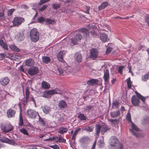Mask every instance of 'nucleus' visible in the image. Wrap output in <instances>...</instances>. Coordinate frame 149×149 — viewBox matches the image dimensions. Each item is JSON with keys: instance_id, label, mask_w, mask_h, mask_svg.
Returning a JSON list of instances; mask_svg holds the SVG:
<instances>
[{"instance_id": "f257e3e1", "label": "nucleus", "mask_w": 149, "mask_h": 149, "mask_svg": "<svg viewBox=\"0 0 149 149\" xmlns=\"http://www.w3.org/2000/svg\"><path fill=\"white\" fill-rule=\"evenodd\" d=\"M89 33L88 30L86 28H83L81 29L79 32L77 33L74 36V38L71 40L73 44H76L78 41L81 40L82 38L81 34H83L85 37L88 36Z\"/></svg>"}, {"instance_id": "f03ea898", "label": "nucleus", "mask_w": 149, "mask_h": 149, "mask_svg": "<svg viewBox=\"0 0 149 149\" xmlns=\"http://www.w3.org/2000/svg\"><path fill=\"white\" fill-rule=\"evenodd\" d=\"M127 120L130 122H131V125L129 127V130L131 132L132 134L135 136L137 138H140L141 136V135L138 133H136L134 132V131H138L139 130V129L136 127V126L132 122L131 119V116L130 113H128L126 116Z\"/></svg>"}, {"instance_id": "7ed1b4c3", "label": "nucleus", "mask_w": 149, "mask_h": 149, "mask_svg": "<svg viewBox=\"0 0 149 149\" xmlns=\"http://www.w3.org/2000/svg\"><path fill=\"white\" fill-rule=\"evenodd\" d=\"M110 141V145L113 149H123L122 144L120 143L118 139L115 137H112Z\"/></svg>"}, {"instance_id": "20e7f679", "label": "nucleus", "mask_w": 149, "mask_h": 149, "mask_svg": "<svg viewBox=\"0 0 149 149\" xmlns=\"http://www.w3.org/2000/svg\"><path fill=\"white\" fill-rule=\"evenodd\" d=\"M30 36L31 40L34 42H37L39 39V33L36 28L32 29L30 33Z\"/></svg>"}, {"instance_id": "39448f33", "label": "nucleus", "mask_w": 149, "mask_h": 149, "mask_svg": "<svg viewBox=\"0 0 149 149\" xmlns=\"http://www.w3.org/2000/svg\"><path fill=\"white\" fill-rule=\"evenodd\" d=\"M25 21L24 18L21 17H17L14 18L13 21V26H18Z\"/></svg>"}, {"instance_id": "423d86ee", "label": "nucleus", "mask_w": 149, "mask_h": 149, "mask_svg": "<svg viewBox=\"0 0 149 149\" xmlns=\"http://www.w3.org/2000/svg\"><path fill=\"white\" fill-rule=\"evenodd\" d=\"M27 115L28 117L32 119H35L37 116H39L38 112L31 109H28L27 111Z\"/></svg>"}, {"instance_id": "0eeeda50", "label": "nucleus", "mask_w": 149, "mask_h": 149, "mask_svg": "<svg viewBox=\"0 0 149 149\" xmlns=\"http://www.w3.org/2000/svg\"><path fill=\"white\" fill-rule=\"evenodd\" d=\"M0 141L3 143H7L12 145H17V144L15 143L13 140H10L4 137H0Z\"/></svg>"}, {"instance_id": "6e6552de", "label": "nucleus", "mask_w": 149, "mask_h": 149, "mask_svg": "<svg viewBox=\"0 0 149 149\" xmlns=\"http://www.w3.org/2000/svg\"><path fill=\"white\" fill-rule=\"evenodd\" d=\"M98 52L96 49L92 48L90 51V57L93 59H95L97 57Z\"/></svg>"}, {"instance_id": "1a4fd4ad", "label": "nucleus", "mask_w": 149, "mask_h": 149, "mask_svg": "<svg viewBox=\"0 0 149 149\" xmlns=\"http://www.w3.org/2000/svg\"><path fill=\"white\" fill-rule=\"evenodd\" d=\"M38 68L36 66L29 68L28 70V73L31 76L36 74L38 73Z\"/></svg>"}, {"instance_id": "9d476101", "label": "nucleus", "mask_w": 149, "mask_h": 149, "mask_svg": "<svg viewBox=\"0 0 149 149\" xmlns=\"http://www.w3.org/2000/svg\"><path fill=\"white\" fill-rule=\"evenodd\" d=\"M51 90L45 91L43 93H40L41 96L42 97L47 98L50 97L53 95Z\"/></svg>"}, {"instance_id": "9b49d317", "label": "nucleus", "mask_w": 149, "mask_h": 149, "mask_svg": "<svg viewBox=\"0 0 149 149\" xmlns=\"http://www.w3.org/2000/svg\"><path fill=\"white\" fill-rule=\"evenodd\" d=\"M131 102L132 104L135 106H137L140 102V100L138 97L135 95H133L131 99Z\"/></svg>"}, {"instance_id": "f8f14e48", "label": "nucleus", "mask_w": 149, "mask_h": 149, "mask_svg": "<svg viewBox=\"0 0 149 149\" xmlns=\"http://www.w3.org/2000/svg\"><path fill=\"white\" fill-rule=\"evenodd\" d=\"M104 75L103 78L105 82L108 83L109 82V71L107 69L104 70Z\"/></svg>"}, {"instance_id": "ddd939ff", "label": "nucleus", "mask_w": 149, "mask_h": 149, "mask_svg": "<svg viewBox=\"0 0 149 149\" xmlns=\"http://www.w3.org/2000/svg\"><path fill=\"white\" fill-rule=\"evenodd\" d=\"M10 81V80L8 77H6L2 78L0 79V84L3 86H5L7 85Z\"/></svg>"}, {"instance_id": "4468645a", "label": "nucleus", "mask_w": 149, "mask_h": 149, "mask_svg": "<svg viewBox=\"0 0 149 149\" xmlns=\"http://www.w3.org/2000/svg\"><path fill=\"white\" fill-rule=\"evenodd\" d=\"M7 113L8 117L9 118H11L14 117L16 111L13 109H10L8 110Z\"/></svg>"}, {"instance_id": "2eb2a0df", "label": "nucleus", "mask_w": 149, "mask_h": 149, "mask_svg": "<svg viewBox=\"0 0 149 149\" xmlns=\"http://www.w3.org/2000/svg\"><path fill=\"white\" fill-rule=\"evenodd\" d=\"M58 106L60 109H65L67 106L66 102L63 100L59 101L58 103Z\"/></svg>"}, {"instance_id": "dca6fc26", "label": "nucleus", "mask_w": 149, "mask_h": 149, "mask_svg": "<svg viewBox=\"0 0 149 149\" xmlns=\"http://www.w3.org/2000/svg\"><path fill=\"white\" fill-rule=\"evenodd\" d=\"M66 52L65 51H61L57 54V58L59 61L62 62L63 61V55Z\"/></svg>"}, {"instance_id": "f3484780", "label": "nucleus", "mask_w": 149, "mask_h": 149, "mask_svg": "<svg viewBox=\"0 0 149 149\" xmlns=\"http://www.w3.org/2000/svg\"><path fill=\"white\" fill-rule=\"evenodd\" d=\"M99 80L96 79H90L87 82V84L89 85L93 86L95 84H98Z\"/></svg>"}, {"instance_id": "a211bd4d", "label": "nucleus", "mask_w": 149, "mask_h": 149, "mask_svg": "<svg viewBox=\"0 0 149 149\" xmlns=\"http://www.w3.org/2000/svg\"><path fill=\"white\" fill-rule=\"evenodd\" d=\"M25 94L26 95L25 99L23 100V104L24 105L27 103V101H28V99L29 97L30 92L28 88L26 89Z\"/></svg>"}, {"instance_id": "6ab92c4d", "label": "nucleus", "mask_w": 149, "mask_h": 149, "mask_svg": "<svg viewBox=\"0 0 149 149\" xmlns=\"http://www.w3.org/2000/svg\"><path fill=\"white\" fill-rule=\"evenodd\" d=\"M101 133L102 134H104V133L107 130L110 129V128L107 125L103 124L101 125Z\"/></svg>"}, {"instance_id": "aec40b11", "label": "nucleus", "mask_w": 149, "mask_h": 149, "mask_svg": "<svg viewBox=\"0 0 149 149\" xmlns=\"http://www.w3.org/2000/svg\"><path fill=\"white\" fill-rule=\"evenodd\" d=\"M41 86L43 89H47L50 88V85L48 83L43 81L41 83Z\"/></svg>"}, {"instance_id": "412c9836", "label": "nucleus", "mask_w": 149, "mask_h": 149, "mask_svg": "<svg viewBox=\"0 0 149 149\" xmlns=\"http://www.w3.org/2000/svg\"><path fill=\"white\" fill-rule=\"evenodd\" d=\"M42 111L44 113L46 114L49 113L51 109L50 107L46 105H45L43 107H42Z\"/></svg>"}, {"instance_id": "4be33fe9", "label": "nucleus", "mask_w": 149, "mask_h": 149, "mask_svg": "<svg viewBox=\"0 0 149 149\" xmlns=\"http://www.w3.org/2000/svg\"><path fill=\"white\" fill-rule=\"evenodd\" d=\"M7 126L4 127L2 128V130L4 132H8L11 131L12 129V126L10 125H7Z\"/></svg>"}, {"instance_id": "5701e85b", "label": "nucleus", "mask_w": 149, "mask_h": 149, "mask_svg": "<svg viewBox=\"0 0 149 149\" xmlns=\"http://www.w3.org/2000/svg\"><path fill=\"white\" fill-rule=\"evenodd\" d=\"M74 58L77 61L80 62L82 60V56L80 53H77L75 54Z\"/></svg>"}, {"instance_id": "b1692460", "label": "nucleus", "mask_w": 149, "mask_h": 149, "mask_svg": "<svg viewBox=\"0 0 149 149\" xmlns=\"http://www.w3.org/2000/svg\"><path fill=\"white\" fill-rule=\"evenodd\" d=\"M109 5L108 2L104 1L102 2L101 5L98 6V9L99 10H101L104 9L105 8L107 7Z\"/></svg>"}, {"instance_id": "393cba45", "label": "nucleus", "mask_w": 149, "mask_h": 149, "mask_svg": "<svg viewBox=\"0 0 149 149\" xmlns=\"http://www.w3.org/2000/svg\"><path fill=\"white\" fill-rule=\"evenodd\" d=\"M93 128L94 127L93 126H85L82 127V129L83 131H86L88 132H91L93 131Z\"/></svg>"}, {"instance_id": "a878e982", "label": "nucleus", "mask_w": 149, "mask_h": 149, "mask_svg": "<svg viewBox=\"0 0 149 149\" xmlns=\"http://www.w3.org/2000/svg\"><path fill=\"white\" fill-rule=\"evenodd\" d=\"M100 38L102 41L106 42L107 40V34L104 33H101L100 34Z\"/></svg>"}, {"instance_id": "bb28decb", "label": "nucleus", "mask_w": 149, "mask_h": 149, "mask_svg": "<svg viewBox=\"0 0 149 149\" xmlns=\"http://www.w3.org/2000/svg\"><path fill=\"white\" fill-rule=\"evenodd\" d=\"M34 62L32 58H30L26 60L25 64L26 65L30 67L34 65Z\"/></svg>"}, {"instance_id": "cd10ccee", "label": "nucleus", "mask_w": 149, "mask_h": 149, "mask_svg": "<svg viewBox=\"0 0 149 149\" xmlns=\"http://www.w3.org/2000/svg\"><path fill=\"white\" fill-rule=\"evenodd\" d=\"M42 62L45 64H48L51 61L50 58L47 56H43L42 58Z\"/></svg>"}, {"instance_id": "c85d7f7f", "label": "nucleus", "mask_w": 149, "mask_h": 149, "mask_svg": "<svg viewBox=\"0 0 149 149\" xmlns=\"http://www.w3.org/2000/svg\"><path fill=\"white\" fill-rule=\"evenodd\" d=\"M6 57L9 58L11 59L14 60L16 61H18V60L20 58V57L19 56L14 54L13 55V56L9 55L8 56H6Z\"/></svg>"}, {"instance_id": "c756f323", "label": "nucleus", "mask_w": 149, "mask_h": 149, "mask_svg": "<svg viewBox=\"0 0 149 149\" xmlns=\"http://www.w3.org/2000/svg\"><path fill=\"white\" fill-rule=\"evenodd\" d=\"M0 45L4 49L8 50V48L7 45L4 42L2 39H0Z\"/></svg>"}, {"instance_id": "7c9ffc66", "label": "nucleus", "mask_w": 149, "mask_h": 149, "mask_svg": "<svg viewBox=\"0 0 149 149\" xmlns=\"http://www.w3.org/2000/svg\"><path fill=\"white\" fill-rule=\"evenodd\" d=\"M101 125L100 124H96L95 126L96 134L98 135L101 130Z\"/></svg>"}, {"instance_id": "2f4dec72", "label": "nucleus", "mask_w": 149, "mask_h": 149, "mask_svg": "<svg viewBox=\"0 0 149 149\" xmlns=\"http://www.w3.org/2000/svg\"><path fill=\"white\" fill-rule=\"evenodd\" d=\"M120 114V111L119 110L116 111L111 112L110 113L111 116L113 118H115L119 116Z\"/></svg>"}, {"instance_id": "473e14b6", "label": "nucleus", "mask_w": 149, "mask_h": 149, "mask_svg": "<svg viewBox=\"0 0 149 149\" xmlns=\"http://www.w3.org/2000/svg\"><path fill=\"white\" fill-rule=\"evenodd\" d=\"M45 23L47 24H53L55 23V21L49 19H47L45 20Z\"/></svg>"}, {"instance_id": "72a5a7b5", "label": "nucleus", "mask_w": 149, "mask_h": 149, "mask_svg": "<svg viewBox=\"0 0 149 149\" xmlns=\"http://www.w3.org/2000/svg\"><path fill=\"white\" fill-rule=\"evenodd\" d=\"M53 95L54 94H62L63 92L59 89L56 88L53 90H51Z\"/></svg>"}, {"instance_id": "f704fd0d", "label": "nucleus", "mask_w": 149, "mask_h": 149, "mask_svg": "<svg viewBox=\"0 0 149 149\" xmlns=\"http://www.w3.org/2000/svg\"><path fill=\"white\" fill-rule=\"evenodd\" d=\"M45 140L46 141H54L56 142H59V136L58 137L55 136L53 138H49V139H46Z\"/></svg>"}, {"instance_id": "c9c22d12", "label": "nucleus", "mask_w": 149, "mask_h": 149, "mask_svg": "<svg viewBox=\"0 0 149 149\" xmlns=\"http://www.w3.org/2000/svg\"><path fill=\"white\" fill-rule=\"evenodd\" d=\"M120 104L117 100H115L113 101L112 104V107L113 109L116 108Z\"/></svg>"}, {"instance_id": "e433bc0d", "label": "nucleus", "mask_w": 149, "mask_h": 149, "mask_svg": "<svg viewBox=\"0 0 149 149\" xmlns=\"http://www.w3.org/2000/svg\"><path fill=\"white\" fill-rule=\"evenodd\" d=\"M9 47L12 50L17 52L20 51V49L14 45H10Z\"/></svg>"}, {"instance_id": "4c0bfd02", "label": "nucleus", "mask_w": 149, "mask_h": 149, "mask_svg": "<svg viewBox=\"0 0 149 149\" xmlns=\"http://www.w3.org/2000/svg\"><path fill=\"white\" fill-rule=\"evenodd\" d=\"M149 79V73L146 74L142 77V80L145 81Z\"/></svg>"}, {"instance_id": "58836bf2", "label": "nucleus", "mask_w": 149, "mask_h": 149, "mask_svg": "<svg viewBox=\"0 0 149 149\" xmlns=\"http://www.w3.org/2000/svg\"><path fill=\"white\" fill-rule=\"evenodd\" d=\"M52 6L53 8L55 10L57 9L58 8L61 6L60 3H53L52 4Z\"/></svg>"}, {"instance_id": "ea45409f", "label": "nucleus", "mask_w": 149, "mask_h": 149, "mask_svg": "<svg viewBox=\"0 0 149 149\" xmlns=\"http://www.w3.org/2000/svg\"><path fill=\"white\" fill-rule=\"evenodd\" d=\"M67 131V129L64 127L60 128L58 130V132L61 134H62L66 132Z\"/></svg>"}, {"instance_id": "a19ab883", "label": "nucleus", "mask_w": 149, "mask_h": 149, "mask_svg": "<svg viewBox=\"0 0 149 149\" xmlns=\"http://www.w3.org/2000/svg\"><path fill=\"white\" fill-rule=\"evenodd\" d=\"M136 93L139 99H140L143 102H144L145 101V97L141 95L140 94L137 92H136Z\"/></svg>"}, {"instance_id": "79ce46f5", "label": "nucleus", "mask_w": 149, "mask_h": 149, "mask_svg": "<svg viewBox=\"0 0 149 149\" xmlns=\"http://www.w3.org/2000/svg\"><path fill=\"white\" fill-rule=\"evenodd\" d=\"M78 118L79 119L82 120H85L86 119V117L85 115L82 113H80L78 116Z\"/></svg>"}, {"instance_id": "37998d69", "label": "nucleus", "mask_w": 149, "mask_h": 149, "mask_svg": "<svg viewBox=\"0 0 149 149\" xmlns=\"http://www.w3.org/2000/svg\"><path fill=\"white\" fill-rule=\"evenodd\" d=\"M93 108V106H88L85 107L84 108V110L89 112L90 110Z\"/></svg>"}, {"instance_id": "c03bdc74", "label": "nucleus", "mask_w": 149, "mask_h": 149, "mask_svg": "<svg viewBox=\"0 0 149 149\" xmlns=\"http://www.w3.org/2000/svg\"><path fill=\"white\" fill-rule=\"evenodd\" d=\"M127 83L128 88H131L132 82L130 78H129L127 79Z\"/></svg>"}, {"instance_id": "a18cd8bd", "label": "nucleus", "mask_w": 149, "mask_h": 149, "mask_svg": "<svg viewBox=\"0 0 149 149\" xmlns=\"http://www.w3.org/2000/svg\"><path fill=\"white\" fill-rule=\"evenodd\" d=\"M19 125L22 126L23 125V120L21 113H20L19 116Z\"/></svg>"}, {"instance_id": "49530a36", "label": "nucleus", "mask_w": 149, "mask_h": 149, "mask_svg": "<svg viewBox=\"0 0 149 149\" xmlns=\"http://www.w3.org/2000/svg\"><path fill=\"white\" fill-rule=\"evenodd\" d=\"M17 37L19 38L20 40H23L24 34L23 33L19 32L18 33L17 35Z\"/></svg>"}, {"instance_id": "de8ad7c7", "label": "nucleus", "mask_w": 149, "mask_h": 149, "mask_svg": "<svg viewBox=\"0 0 149 149\" xmlns=\"http://www.w3.org/2000/svg\"><path fill=\"white\" fill-rule=\"evenodd\" d=\"M125 66H119L118 68V71L121 74H123V70L125 68Z\"/></svg>"}, {"instance_id": "09e8293b", "label": "nucleus", "mask_w": 149, "mask_h": 149, "mask_svg": "<svg viewBox=\"0 0 149 149\" xmlns=\"http://www.w3.org/2000/svg\"><path fill=\"white\" fill-rule=\"evenodd\" d=\"M58 70L59 73V74L62 75H64V72H65V71L63 70L61 68H58Z\"/></svg>"}, {"instance_id": "8fccbe9b", "label": "nucleus", "mask_w": 149, "mask_h": 149, "mask_svg": "<svg viewBox=\"0 0 149 149\" xmlns=\"http://www.w3.org/2000/svg\"><path fill=\"white\" fill-rule=\"evenodd\" d=\"M65 139L62 138L61 135L59 136V142L60 143L65 142Z\"/></svg>"}, {"instance_id": "3c124183", "label": "nucleus", "mask_w": 149, "mask_h": 149, "mask_svg": "<svg viewBox=\"0 0 149 149\" xmlns=\"http://www.w3.org/2000/svg\"><path fill=\"white\" fill-rule=\"evenodd\" d=\"M14 10L15 9L14 8H12L8 10L7 11L8 15L10 16Z\"/></svg>"}, {"instance_id": "603ef678", "label": "nucleus", "mask_w": 149, "mask_h": 149, "mask_svg": "<svg viewBox=\"0 0 149 149\" xmlns=\"http://www.w3.org/2000/svg\"><path fill=\"white\" fill-rule=\"evenodd\" d=\"M20 131L21 132L24 134H25L27 135H28V133L27 132L26 130L24 128H23L22 129H21L20 130Z\"/></svg>"}, {"instance_id": "864d4df0", "label": "nucleus", "mask_w": 149, "mask_h": 149, "mask_svg": "<svg viewBox=\"0 0 149 149\" xmlns=\"http://www.w3.org/2000/svg\"><path fill=\"white\" fill-rule=\"evenodd\" d=\"M45 19L43 17H39L38 18V21L40 23H42L45 21Z\"/></svg>"}, {"instance_id": "5fc2aeb1", "label": "nucleus", "mask_w": 149, "mask_h": 149, "mask_svg": "<svg viewBox=\"0 0 149 149\" xmlns=\"http://www.w3.org/2000/svg\"><path fill=\"white\" fill-rule=\"evenodd\" d=\"M6 56H8L7 55L5 54H0V60H3L5 57H6Z\"/></svg>"}, {"instance_id": "6e6d98bb", "label": "nucleus", "mask_w": 149, "mask_h": 149, "mask_svg": "<svg viewBox=\"0 0 149 149\" xmlns=\"http://www.w3.org/2000/svg\"><path fill=\"white\" fill-rule=\"evenodd\" d=\"M95 27V25L94 24H90L88 26V27L90 29H93Z\"/></svg>"}, {"instance_id": "4d7b16f0", "label": "nucleus", "mask_w": 149, "mask_h": 149, "mask_svg": "<svg viewBox=\"0 0 149 149\" xmlns=\"http://www.w3.org/2000/svg\"><path fill=\"white\" fill-rule=\"evenodd\" d=\"M39 117V122L41 123L42 125H45V122L42 119V118H41L39 115V116H38Z\"/></svg>"}, {"instance_id": "13d9d810", "label": "nucleus", "mask_w": 149, "mask_h": 149, "mask_svg": "<svg viewBox=\"0 0 149 149\" xmlns=\"http://www.w3.org/2000/svg\"><path fill=\"white\" fill-rule=\"evenodd\" d=\"M112 50V48L110 47H108L106 50V53L107 54H109Z\"/></svg>"}, {"instance_id": "bf43d9fd", "label": "nucleus", "mask_w": 149, "mask_h": 149, "mask_svg": "<svg viewBox=\"0 0 149 149\" xmlns=\"http://www.w3.org/2000/svg\"><path fill=\"white\" fill-rule=\"evenodd\" d=\"M50 0H40V2L39 3V4L40 5L42 4L49 1Z\"/></svg>"}, {"instance_id": "052dcab7", "label": "nucleus", "mask_w": 149, "mask_h": 149, "mask_svg": "<svg viewBox=\"0 0 149 149\" xmlns=\"http://www.w3.org/2000/svg\"><path fill=\"white\" fill-rule=\"evenodd\" d=\"M47 5L45 4L40 9V10L41 11L44 10L46 8H47Z\"/></svg>"}, {"instance_id": "680f3d73", "label": "nucleus", "mask_w": 149, "mask_h": 149, "mask_svg": "<svg viewBox=\"0 0 149 149\" xmlns=\"http://www.w3.org/2000/svg\"><path fill=\"white\" fill-rule=\"evenodd\" d=\"M111 121L112 123H113L114 124H116L118 123V121L117 119L111 120Z\"/></svg>"}, {"instance_id": "e2e57ef3", "label": "nucleus", "mask_w": 149, "mask_h": 149, "mask_svg": "<svg viewBox=\"0 0 149 149\" xmlns=\"http://www.w3.org/2000/svg\"><path fill=\"white\" fill-rule=\"evenodd\" d=\"M50 147L54 148V149H59V147L56 145L50 146Z\"/></svg>"}, {"instance_id": "0e129e2a", "label": "nucleus", "mask_w": 149, "mask_h": 149, "mask_svg": "<svg viewBox=\"0 0 149 149\" xmlns=\"http://www.w3.org/2000/svg\"><path fill=\"white\" fill-rule=\"evenodd\" d=\"M81 130V129L80 128H77L74 131V133L76 134H77L78 132Z\"/></svg>"}, {"instance_id": "69168bd1", "label": "nucleus", "mask_w": 149, "mask_h": 149, "mask_svg": "<svg viewBox=\"0 0 149 149\" xmlns=\"http://www.w3.org/2000/svg\"><path fill=\"white\" fill-rule=\"evenodd\" d=\"M146 22L149 25V16H147L146 18Z\"/></svg>"}, {"instance_id": "338daca9", "label": "nucleus", "mask_w": 149, "mask_h": 149, "mask_svg": "<svg viewBox=\"0 0 149 149\" xmlns=\"http://www.w3.org/2000/svg\"><path fill=\"white\" fill-rule=\"evenodd\" d=\"M29 100L30 101H32L34 102H35V100L34 99L33 97L32 96L30 97L29 99V98L28 100Z\"/></svg>"}, {"instance_id": "774afa93", "label": "nucleus", "mask_w": 149, "mask_h": 149, "mask_svg": "<svg viewBox=\"0 0 149 149\" xmlns=\"http://www.w3.org/2000/svg\"><path fill=\"white\" fill-rule=\"evenodd\" d=\"M27 149H37V148L35 147L31 146Z\"/></svg>"}]
</instances>
